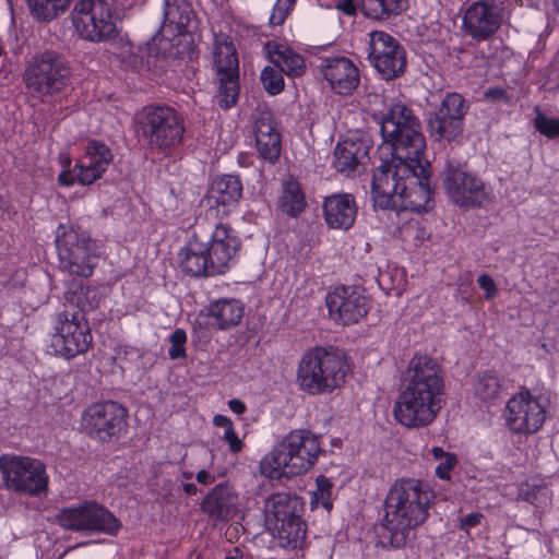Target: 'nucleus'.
I'll return each instance as SVG.
<instances>
[{
	"label": "nucleus",
	"instance_id": "nucleus-44",
	"mask_svg": "<svg viewBox=\"0 0 559 559\" xmlns=\"http://www.w3.org/2000/svg\"><path fill=\"white\" fill-rule=\"evenodd\" d=\"M534 127L540 134L549 139L559 136V119L549 118L540 111L537 112L534 119Z\"/></svg>",
	"mask_w": 559,
	"mask_h": 559
},
{
	"label": "nucleus",
	"instance_id": "nucleus-20",
	"mask_svg": "<svg viewBox=\"0 0 559 559\" xmlns=\"http://www.w3.org/2000/svg\"><path fill=\"white\" fill-rule=\"evenodd\" d=\"M405 193L397 198V206L413 212H427L430 209L432 190L430 187V164L419 157V166L414 167L407 181Z\"/></svg>",
	"mask_w": 559,
	"mask_h": 559
},
{
	"label": "nucleus",
	"instance_id": "nucleus-5",
	"mask_svg": "<svg viewBox=\"0 0 559 559\" xmlns=\"http://www.w3.org/2000/svg\"><path fill=\"white\" fill-rule=\"evenodd\" d=\"M383 141L391 145L392 153L399 158H419L425 156L426 140L421 123L403 102H392L380 120Z\"/></svg>",
	"mask_w": 559,
	"mask_h": 559
},
{
	"label": "nucleus",
	"instance_id": "nucleus-48",
	"mask_svg": "<svg viewBox=\"0 0 559 559\" xmlns=\"http://www.w3.org/2000/svg\"><path fill=\"white\" fill-rule=\"evenodd\" d=\"M74 173L78 182L83 186L92 185L97 178L102 176L100 174H96L92 167L87 168L85 162L82 160L74 167Z\"/></svg>",
	"mask_w": 559,
	"mask_h": 559
},
{
	"label": "nucleus",
	"instance_id": "nucleus-57",
	"mask_svg": "<svg viewBox=\"0 0 559 559\" xmlns=\"http://www.w3.org/2000/svg\"><path fill=\"white\" fill-rule=\"evenodd\" d=\"M75 180H76V177H75L74 171H73V174L63 171L59 175V182L63 186H67V187L72 186Z\"/></svg>",
	"mask_w": 559,
	"mask_h": 559
},
{
	"label": "nucleus",
	"instance_id": "nucleus-51",
	"mask_svg": "<svg viewBox=\"0 0 559 559\" xmlns=\"http://www.w3.org/2000/svg\"><path fill=\"white\" fill-rule=\"evenodd\" d=\"M223 439L228 443L229 450L233 453H238L242 450L243 443L235 432L234 427L225 429Z\"/></svg>",
	"mask_w": 559,
	"mask_h": 559
},
{
	"label": "nucleus",
	"instance_id": "nucleus-11",
	"mask_svg": "<svg viewBox=\"0 0 559 559\" xmlns=\"http://www.w3.org/2000/svg\"><path fill=\"white\" fill-rule=\"evenodd\" d=\"M119 0H80L72 12L79 35L92 43H104L118 34L112 12Z\"/></svg>",
	"mask_w": 559,
	"mask_h": 559
},
{
	"label": "nucleus",
	"instance_id": "nucleus-24",
	"mask_svg": "<svg viewBox=\"0 0 559 559\" xmlns=\"http://www.w3.org/2000/svg\"><path fill=\"white\" fill-rule=\"evenodd\" d=\"M369 140L350 135L341 141L334 151V167L340 173L350 174L369 160Z\"/></svg>",
	"mask_w": 559,
	"mask_h": 559
},
{
	"label": "nucleus",
	"instance_id": "nucleus-59",
	"mask_svg": "<svg viewBox=\"0 0 559 559\" xmlns=\"http://www.w3.org/2000/svg\"><path fill=\"white\" fill-rule=\"evenodd\" d=\"M228 405L234 413L239 415L246 411V405L240 400H230Z\"/></svg>",
	"mask_w": 559,
	"mask_h": 559
},
{
	"label": "nucleus",
	"instance_id": "nucleus-18",
	"mask_svg": "<svg viewBox=\"0 0 559 559\" xmlns=\"http://www.w3.org/2000/svg\"><path fill=\"white\" fill-rule=\"evenodd\" d=\"M325 304L332 321L342 325L357 323L369 310L367 297L355 286H338L331 290Z\"/></svg>",
	"mask_w": 559,
	"mask_h": 559
},
{
	"label": "nucleus",
	"instance_id": "nucleus-39",
	"mask_svg": "<svg viewBox=\"0 0 559 559\" xmlns=\"http://www.w3.org/2000/svg\"><path fill=\"white\" fill-rule=\"evenodd\" d=\"M88 167H92L96 174H103L112 162V154L104 143L92 141L86 147V155L82 159Z\"/></svg>",
	"mask_w": 559,
	"mask_h": 559
},
{
	"label": "nucleus",
	"instance_id": "nucleus-2",
	"mask_svg": "<svg viewBox=\"0 0 559 559\" xmlns=\"http://www.w3.org/2000/svg\"><path fill=\"white\" fill-rule=\"evenodd\" d=\"M433 498L429 487L416 479L396 481L385 499L384 528L389 544L404 547L412 538L413 530L423 524Z\"/></svg>",
	"mask_w": 559,
	"mask_h": 559
},
{
	"label": "nucleus",
	"instance_id": "nucleus-19",
	"mask_svg": "<svg viewBox=\"0 0 559 559\" xmlns=\"http://www.w3.org/2000/svg\"><path fill=\"white\" fill-rule=\"evenodd\" d=\"M506 419L513 432L534 433L544 424L545 411L528 391H522L509 400Z\"/></svg>",
	"mask_w": 559,
	"mask_h": 559
},
{
	"label": "nucleus",
	"instance_id": "nucleus-31",
	"mask_svg": "<svg viewBox=\"0 0 559 559\" xmlns=\"http://www.w3.org/2000/svg\"><path fill=\"white\" fill-rule=\"evenodd\" d=\"M211 325L218 330H228L239 324L243 316V307L236 299H221L209 306Z\"/></svg>",
	"mask_w": 559,
	"mask_h": 559
},
{
	"label": "nucleus",
	"instance_id": "nucleus-60",
	"mask_svg": "<svg viewBox=\"0 0 559 559\" xmlns=\"http://www.w3.org/2000/svg\"><path fill=\"white\" fill-rule=\"evenodd\" d=\"M182 490L188 495H195L198 491V488L194 484H182Z\"/></svg>",
	"mask_w": 559,
	"mask_h": 559
},
{
	"label": "nucleus",
	"instance_id": "nucleus-37",
	"mask_svg": "<svg viewBox=\"0 0 559 559\" xmlns=\"http://www.w3.org/2000/svg\"><path fill=\"white\" fill-rule=\"evenodd\" d=\"M73 0H27L32 15L39 22H48L69 8Z\"/></svg>",
	"mask_w": 559,
	"mask_h": 559
},
{
	"label": "nucleus",
	"instance_id": "nucleus-34",
	"mask_svg": "<svg viewBox=\"0 0 559 559\" xmlns=\"http://www.w3.org/2000/svg\"><path fill=\"white\" fill-rule=\"evenodd\" d=\"M427 130L435 141L451 142L463 133L464 127L453 118L435 109L427 116Z\"/></svg>",
	"mask_w": 559,
	"mask_h": 559
},
{
	"label": "nucleus",
	"instance_id": "nucleus-41",
	"mask_svg": "<svg viewBox=\"0 0 559 559\" xmlns=\"http://www.w3.org/2000/svg\"><path fill=\"white\" fill-rule=\"evenodd\" d=\"M431 454L439 461V464L436 466V475L441 479H450V473L457 464L456 455L445 452L439 447L432 448Z\"/></svg>",
	"mask_w": 559,
	"mask_h": 559
},
{
	"label": "nucleus",
	"instance_id": "nucleus-8",
	"mask_svg": "<svg viewBox=\"0 0 559 559\" xmlns=\"http://www.w3.org/2000/svg\"><path fill=\"white\" fill-rule=\"evenodd\" d=\"M139 132L151 150H167L181 143L183 120L168 106H147L138 116Z\"/></svg>",
	"mask_w": 559,
	"mask_h": 559
},
{
	"label": "nucleus",
	"instance_id": "nucleus-36",
	"mask_svg": "<svg viewBox=\"0 0 559 559\" xmlns=\"http://www.w3.org/2000/svg\"><path fill=\"white\" fill-rule=\"evenodd\" d=\"M281 211L292 217L299 215L306 207V198L299 182L289 177L282 185V194L278 199Z\"/></svg>",
	"mask_w": 559,
	"mask_h": 559
},
{
	"label": "nucleus",
	"instance_id": "nucleus-6",
	"mask_svg": "<svg viewBox=\"0 0 559 559\" xmlns=\"http://www.w3.org/2000/svg\"><path fill=\"white\" fill-rule=\"evenodd\" d=\"M23 82L27 92L41 100L57 96L71 83L70 63L55 50L37 52L26 64Z\"/></svg>",
	"mask_w": 559,
	"mask_h": 559
},
{
	"label": "nucleus",
	"instance_id": "nucleus-63",
	"mask_svg": "<svg viewBox=\"0 0 559 559\" xmlns=\"http://www.w3.org/2000/svg\"><path fill=\"white\" fill-rule=\"evenodd\" d=\"M416 238H417V239H420V238H421V235L416 234Z\"/></svg>",
	"mask_w": 559,
	"mask_h": 559
},
{
	"label": "nucleus",
	"instance_id": "nucleus-42",
	"mask_svg": "<svg viewBox=\"0 0 559 559\" xmlns=\"http://www.w3.org/2000/svg\"><path fill=\"white\" fill-rule=\"evenodd\" d=\"M283 73L276 67H265L261 72V82L271 95L280 94L285 86Z\"/></svg>",
	"mask_w": 559,
	"mask_h": 559
},
{
	"label": "nucleus",
	"instance_id": "nucleus-15",
	"mask_svg": "<svg viewBox=\"0 0 559 559\" xmlns=\"http://www.w3.org/2000/svg\"><path fill=\"white\" fill-rule=\"evenodd\" d=\"M235 252V247H181L179 266L190 276L223 274Z\"/></svg>",
	"mask_w": 559,
	"mask_h": 559
},
{
	"label": "nucleus",
	"instance_id": "nucleus-3",
	"mask_svg": "<svg viewBox=\"0 0 559 559\" xmlns=\"http://www.w3.org/2000/svg\"><path fill=\"white\" fill-rule=\"evenodd\" d=\"M320 452L318 436L308 429L292 430L262 459L260 471L273 479L301 475L314 465Z\"/></svg>",
	"mask_w": 559,
	"mask_h": 559
},
{
	"label": "nucleus",
	"instance_id": "nucleus-43",
	"mask_svg": "<svg viewBox=\"0 0 559 559\" xmlns=\"http://www.w3.org/2000/svg\"><path fill=\"white\" fill-rule=\"evenodd\" d=\"M520 496L531 503H540L547 500V489L535 480L526 481L520 487Z\"/></svg>",
	"mask_w": 559,
	"mask_h": 559
},
{
	"label": "nucleus",
	"instance_id": "nucleus-56",
	"mask_svg": "<svg viewBox=\"0 0 559 559\" xmlns=\"http://www.w3.org/2000/svg\"><path fill=\"white\" fill-rule=\"evenodd\" d=\"M213 424L216 426V427H224L225 429H228V428H233V424L230 421L229 418H227L226 416L224 415H216L214 418H213Z\"/></svg>",
	"mask_w": 559,
	"mask_h": 559
},
{
	"label": "nucleus",
	"instance_id": "nucleus-52",
	"mask_svg": "<svg viewBox=\"0 0 559 559\" xmlns=\"http://www.w3.org/2000/svg\"><path fill=\"white\" fill-rule=\"evenodd\" d=\"M317 487L319 491V498L324 501V506L328 507V500L330 498L331 483L328 478L320 476L317 478Z\"/></svg>",
	"mask_w": 559,
	"mask_h": 559
},
{
	"label": "nucleus",
	"instance_id": "nucleus-45",
	"mask_svg": "<svg viewBox=\"0 0 559 559\" xmlns=\"http://www.w3.org/2000/svg\"><path fill=\"white\" fill-rule=\"evenodd\" d=\"M85 239L81 238L79 230L72 226L60 224L56 230V245H81Z\"/></svg>",
	"mask_w": 559,
	"mask_h": 559
},
{
	"label": "nucleus",
	"instance_id": "nucleus-16",
	"mask_svg": "<svg viewBox=\"0 0 559 559\" xmlns=\"http://www.w3.org/2000/svg\"><path fill=\"white\" fill-rule=\"evenodd\" d=\"M369 60L385 81L402 76L406 70V52L390 34L374 31L369 34Z\"/></svg>",
	"mask_w": 559,
	"mask_h": 559
},
{
	"label": "nucleus",
	"instance_id": "nucleus-46",
	"mask_svg": "<svg viewBox=\"0 0 559 559\" xmlns=\"http://www.w3.org/2000/svg\"><path fill=\"white\" fill-rule=\"evenodd\" d=\"M170 348L168 355L171 359H179L186 357L185 344L187 342V334L183 330L177 329L169 337Z\"/></svg>",
	"mask_w": 559,
	"mask_h": 559
},
{
	"label": "nucleus",
	"instance_id": "nucleus-12",
	"mask_svg": "<svg viewBox=\"0 0 559 559\" xmlns=\"http://www.w3.org/2000/svg\"><path fill=\"white\" fill-rule=\"evenodd\" d=\"M416 166H419V158H399L392 153V158L373 171L371 190L374 203L381 209L396 207L397 198L405 193L406 181Z\"/></svg>",
	"mask_w": 559,
	"mask_h": 559
},
{
	"label": "nucleus",
	"instance_id": "nucleus-25",
	"mask_svg": "<svg viewBox=\"0 0 559 559\" xmlns=\"http://www.w3.org/2000/svg\"><path fill=\"white\" fill-rule=\"evenodd\" d=\"M323 216L329 227L349 229L357 216L354 197L349 193H335L326 197L323 202Z\"/></svg>",
	"mask_w": 559,
	"mask_h": 559
},
{
	"label": "nucleus",
	"instance_id": "nucleus-27",
	"mask_svg": "<svg viewBox=\"0 0 559 559\" xmlns=\"http://www.w3.org/2000/svg\"><path fill=\"white\" fill-rule=\"evenodd\" d=\"M163 16L162 27L169 28L173 35L190 33L197 26L194 12L188 0H164Z\"/></svg>",
	"mask_w": 559,
	"mask_h": 559
},
{
	"label": "nucleus",
	"instance_id": "nucleus-21",
	"mask_svg": "<svg viewBox=\"0 0 559 559\" xmlns=\"http://www.w3.org/2000/svg\"><path fill=\"white\" fill-rule=\"evenodd\" d=\"M500 25V9L491 0L476 1L465 10L463 28L467 35L478 41L488 39Z\"/></svg>",
	"mask_w": 559,
	"mask_h": 559
},
{
	"label": "nucleus",
	"instance_id": "nucleus-49",
	"mask_svg": "<svg viewBox=\"0 0 559 559\" xmlns=\"http://www.w3.org/2000/svg\"><path fill=\"white\" fill-rule=\"evenodd\" d=\"M295 0H278L270 16L273 25H280L284 22L287 12L292 9Z\"/></svg>",
	"mask_w": 559,
	"mask_h": 559
},
{
	"label": "nucleus",
	"instance_id": "nucleus-29",
	"mask_svg": "<svg viewBox=\"0 0 559 559\" xmlns=\"http://www.w3.org/2000/svg\"><path fill=\"white\" fill-rule=\"evenodd\" d=\"M264 49L272 64L287 76L298 78L305 73L304 58L287 45L267 41Z\"/></svg>",
	"mask_w": 559,
	"mask_h": 559
},
{
	"label": "nucleus",
	"instance_id": "nucleus-38",
	"mask_svg": "<svg viewBox=\"0 0 559 559\" xmlns=\"http://www.w3.org/2000/svg\"><path fill=\"white\" fill-rule=\"evenodd\" d=\"M474 393L480 401L491 403L500 397L502 382L496 373L484 372L477 377L474 383Z\"/></svg>",
	"mask_w": 559,
	"mask_h": 559
},
{
	"label": "nucleus",
	"instance_id": "nucleus-35",
	"mask_svg": "<svg viewBox=\"0 0 559 559\" xmlns=\"http://www.w3.org/2000/svg\"><path fill=\"white\" fill-rule=\"evenodd\" d=\"M362 13L374 21H388L404 12L408 0H359Z\"/></svg>",
	"mask_w": 559,
	"mask_h": 559
},
{
	"label": "nucleus",
	"instance_id": "nucleus-9",
	"mask_svg": "<svg viewBox=\"0 0 559 559\" xmlns=\"http://www.w3.org/2000/svg\"><path fill=\"white\" fill-rule=\"evenodd\" d=\"M442 185L449 199L461 207H480L491 200L486 183L467 169L465 163L448 157L441 173Z\"/></svg>",
	"mask_w": 559,
	"mask_h": 559
},
{
	"label": "nucleus",
	"instance_id": "nucleus-22",
	"mask_svg": "<svg viewBox=\"0 0 559 559\" xmlns=\"http://www.w3.org/2000/svg\"><path fill=\"white\" fill-rule=\"evenodd\" d=\"M319 68L336 94L349 95L359 84V71L346 57L324 58Z\"/></svg>",
	"mask_w": 559,
	"mask_h": 559
},
{
	"label": "nucleus",
	"instance_id": "nucleus-1",
	"mask_svg": "<svg viewBox=\"0 0 559 559\" xmlns=\"http://www.w3.org/2000/svg\"><path fill=\"white\" fill-rule=\"evenodd\" d=\"M443 391L440 364L426 355L414 356L408 362L403 389L394 406L396 420L408 428L429 425L441 409Z\"/></svg>",
	"mask_w": 559,
	"mask_h": 559
},
{
	"label": "nucleus",
	"instance_id": "nucleus-23",
	"mask_svg": "<svg viewBox=\"0 0 559 559\" xmlns=\"http://www.w3.org/2000/svg\"><path fill=\"white\" fill-rule=\"evenodd\" d=\"M253 133L259 155L271 164L281 154V134L270 111H261L254 118Z\"/></svg>",
	"mask_w": 559,
	"mask_h": 559
},
{
	"label": "nucleus",
	"instance_id": "nucleus-54",
	"mask_svg": "<svg viewBox=\"0 0 559 559\" xmlns=\"http://www.w3.org/2000/svg\"><path fill=\"white\" fill-rule=\"evenodd\" d=\"M483 519V514L479 512H474L467 514L466 516L461 519V528L468 532L471 527L477 526Z\"/></svg>",
	"mask_w": 559,
	"mask_h": 559
},
{
	"label": "nucleus",
	"instance_id": "nucleus-17",
	"mask_svg": "<svg viewBox=\"0 0 559 559\" xmlns=\"http://www.w3.org/2000/svg\"><path fill=\"white\" fill-rule=\"evenodd\" d=\"M214 67L218 75V91L215 96L221 108L233 107L238 99V57L234 44L227 40L216 41L214 49Z\"/></svg>",
	"mask_w": 559,
	"mask_h": 559
},
{
	"label": "nucleus",
	"instance_id": "nucleus-55",
	"mask_svg": "<svg viewBox=\"0 0 559 559\" xmlns=\"http://www.w3.org/2000/svg\"><path fill=\"white\" fill-rule=\"evenodd\" d=\"M485 97L492 100H508V96L504 90L500 87H490L486 90Z\"/></svg>",
	"mask_w": 559,
	"mask_h": 559
},
{
	"label": "nucleus",
	"instance_id": "nucleus-50",
	"mask_svg": "<svg viewBox=\"0 0 559 559\" xmlns=\"http://www.w3.org/2000/svg\"><path fill=\"white\" fill-rule=\"evenodd\" d=\"M477 283H478L479 287L485 292L486 299L490 300V299L495 298L498 289L495 284V281L492 280V277L490 275L481 274L477 280Z\"/></svg>",
	"mask_w": 559,
	"mask_h": 559
},
{
	"label": "nucleus",
	"instance_id": "nucleus-32",
	"mask_svg": "<svg viewBox=\"0 0 559 559\" xmlns=\"http://www.w3.org/2000/svg\"><path fill=\"white\" fill-rule=\"evenodd\" d=\"M242 194V185L238 177L226 175L213 180L207 198L212 205L236 204Z\"/></svg>",
	"mask_w": 559,
	"mask_h": 559
},
{
	"label": "nucleus",
	"instance_id": "nucleus-30",
	"mask_svg": "<svg viewBox=\"0 0 559 559\" xmlns=\"http://www.w3.org/2000/svg\"><path fill=\"white\" fill-rule=\"evenodd\" d=\"M301 508L299 498L287 492H276L271 495L264 503L265 524L272 526L298 515Z\"/></svg>",
	"mask_w": 559,
	"mask_h": 559
},
{
	"label": "nucleus",
	"instance_id": "nucleus-61",
	"mask_svg": "<svg viewBox=\"0 0 559 559\" xmlns=\"http://www.w3.org/2000/svg\"><path fill=\"white\" fill-rule=\"evenodd\" d=\"M183 476H185L186 478H190V477H191V474H187V473H185V475H183Z\"/></svg>",
	"mask_w": 559,
	"mask_h": 559
},
{
	"label": "nucleus",
	"instance_id": "nucleus-58",
	"mask_svg": "<svg viewBox=\"0 0 559 559\" xmlns=\"http://www.w3.org/2000/svg\"><path fill=\"white\" fill-rule=\"evenodd\" d=\"M197 480L200 484L209 485V484H212L215 480V478L209 472L202 469V471L198 472Z\"/></svg>",
	"mask_w": 559,
	"mask_h": 559
},
{
	"label": "nucleus",
	"instance_id": "nucleus-33",
	"mask_svg": "<svg viewBox=\"0 0 559 559\" xmlns=\"http://www.w3.org/2000/svg\"><path fill=\"white\" fill-rule=\"evenodd\" d=\"M284 548H299L306 538V524L299 515L283 520L282 522L267 527Z\"/></svg>",
	"mask_w": 559,
	"mask_h": 559
},
{
	"label": "nucleus",
	"instance_id": "nucleus-4",
	"mask_svg": "<svg viewBox=\"0 0 559 559\" xmlns=\"http://www.w3.org/2000/svg\"><path fill=\"white\" fill-rule=\"evenodd\" d=\"M350 371L344 352L337 348L316 347L300 359L297 383L309 394L331 393L344 384Z\"/></svg>",
	"mask_w": 559,
	"mask_h": 559
},
{
	"label": "nucleus",
	"instance_id": "nucleus-40",
	"mask_svg": "<svg viewBox=\"0 0 559 559\" xmlns=\"http://www.w3.org/2000/svg\"><path fill=\"white\" fill-rule=\"evenodd\" d=\"M436 109L440 110L445 116L453 118L464 127V117L467 114L469 106L461 94L448 93Z\"/></svg>",
	"mask_w": 559,
	"mask_h": 559
},
{
	"label": "nucleus",
	"instance_id": "nucleus-47",
	"mask_svg": "<svg viewBox=\"0 0 559 559\" xmlns=\"http://www.w3.org/2000/svg\"><path fill=\"white\" fill-rule=\"evenodd\" d=\"M236 241L237 237L234 235L233 230L224 224H218L212 234L209 245H230Z\"/></svg>",
	"mask_w": 559,
	"mask_h": 559
},
{
	"label": "nucleus",
	"instance_id": "nucleus-10",
	"mask_svg": "<svg viewBox=\"0 0 559 559\" xmlns=\"http://www.w3.org/2000/svg\"><path fill=\"white\" fill-rule=\"evenodd\" d=\"M92 340L91 329L83 309H66L55 318L50 353L71 359L86 353Z\"/></svg>",
	"mask_w": 559,
	"mask_h": 559
},
{
	"label": "nucleus",
	"instance_id": "nucleus-26",
	"mask_svg": "<svg viewBox=\"0 0 559 559\" xmlns=\"http://www.w3.org/2000/svg\"><path fill=\"white\" fill-rule=\"evenodd\" d=\"M238 497L227 485H217L203 499L202 511L215 521H228L237 512Z\"/></svg>",
	"mask_w": 559,
	"mask_h": 559
},
{
	"label": "nucleus",
	"instance_id": "nucleus-14",
	"mask_svg": "<svg viewBox=\"0 0 559 559\" xmlns=\"http://www.w3.org/2000/svg\"><path fill=\"white\" fill-rule=\"evenodd\" d=\"M57 523L69 531H97L115 534L119 521L102 506L85 501L78 507L63 508L56 518Z\"/></svg>",
	"mask_w": 559,
	"mask_h": 559
},
{
	"label": "nucleus",
	"instance_id": "nucleus-13",
	"mask_svg": "<svg viewBox=\"0 0 559 559\" xmlns=\"http://www.w3.org/2000/svg\"><path fill=\"white\" fill-rule=\"evenodd\" d=\"M128 412L117 402L95 403L82 415V428L93 440L112 442L127 426Z\"/></svg>",
	"mask_w": 559,
	"mask_h": 559
},
{
	"label": "nucleus",
	"instance_id": "nucleus-28",
	"mask_svg": "<svg viewBox=\"0 0 559 559\" xmlns=\"http://www.w3.org/2000/svg\"><path fill=\"white\" fill-rule=\"evenodd\" d=\"M60 264L72 274L88 277L98 262L91 247H56Z\"/></svg>",
	"mask_w": 559,
	"mask_h": 559
},
{
	"label": "nucleus",
	"instance_id": "nucleus-7",
	"mask_svg": "<svg viewBox=\"0 0 559 559\" xmlns=\"http://www.w3.org/2000/svg\"><path fill=\"white\" fill-rule=\"evenodd\" d=\"M3 486L9 491L28 497L46 496L49 476L46 466L28 456L4 454L0 456Z\"/></svg>",
	"mask_w": 559,
	"mask_h": 559
},
{
	"label": "nucleus",
	"instance_id": "nucleus-53",
	"mask_svg": "<svg viewBox=\"0 0 559 559\" xmlns=\"http://www.w3.org/2000/svg\"><path fill=\"white\" fill-rule=\"evenodd\" d=\"M335 9L347 16H355L357 13L356 0H338Z\"/></svg>",
	"mask_w": 559,
	"mask_h": 559
},
{
	"label": "nucleus",
	"instance_id": "nucleus-62",
	"mask_svg": "<svg viewBox=\"0 0 559 559\" xmlns=\"http://www.w3.org/2000/svg\"><path fill=\"white\" fill-rule=\"evenodd\" d=\"M419 240L425 241L424 233L421 234V238Z\"/></svg>",
	"mask_w": 559,
	"mask_h": 559
}]
</instances>
